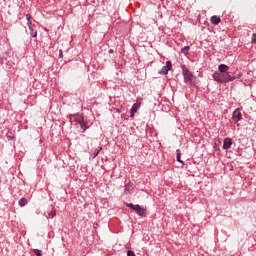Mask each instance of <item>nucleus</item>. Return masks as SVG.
<instances>
[{"mask_svg":"<svg viewBox=\"0 0 256 256\" xmlns=\"http://www.w3.org/2000/svg\"><path fill=\"white\" fill-rule=\"evenodd\" d=\"M214 81L217 83H230L231 81H235L238 77L231 76L230 73H224V72H215L212 75Z\"/></svg>","mask_w":256,"mask_h":256,"instance_id":"obj_1","label":"nucleus"},{"mask_svg":"<svg viewBox=\"0 0 256 256\" xmlns=\"http://www.w3.org/2000/svg\"><path fill=\"white\" fill-rule=\"evenodd\" d=\"M181 67L185 83H193V73H191L185 65H182Z\"/></svg>","mask_w":256,"mask_h":256,"instance_id":"obj_2","label":"nucleus"},{"mask_svg":"<svg viewBox=\"0 0 256 256\" xmlns=\"http://www.w3.org/2000/svg\"><path fill=\"white\" fill-rule=\"evenodd\" d=\"M74 121L75 123H78V125H80L83 133H85V131H87V129L89 128V126H87L85 118L83 117V114H80V118L74 119Z\"/></svg>","mask_w":256,"mask_h":256,"instance_id":"obj_3","label":"nucleus"},{"mask_svg":"<svg viewBox=\"0 0 256 256\" xmlns=\"http://www.w3.org/2000/svg\"><path fill=\"white\" fill-rule=\"evenodd\" d=\"M232 119L234 123H239L243 119V114H241V108H236L232 114Z\"/></svg>","mask_w":256,"mask_h":256,"instance_id":"obj_4","label":"nucleus"},{"mask_svg":"<svg viewBox=\"0 0 256 256\" xmlns=\"http://www.w3.org/2000/svg\"><path fill=\"white\" fill-rule=\"evenodd\" d=\"M132 211H135V213H137L139 217H143L145 213H147V209H145L144 207H141V205L139 204L134 205V207L132 208Z\"/></svg>","mask_w":256,"mask_h":256,"instance_id":"obj_5","label":"nucleus"},{"mask_svg":"<svg viewBox=\"0 0 256 256\" xmlns=\"http://www.w3.org/2000/svg\"><path fill=\"white\" fill-rule=\"evenodd\" d=\"M171 69H173V64L171 61H167L166 65L162 67L159 73L160 75H167Z\"/></svg>","mask_w":256,"mask_h":256,"instance_id":"obj_6","label":"nucleus"},{"mask_svg":"<svg viewBox=\"0 0 256 256\" xmlns=\"http://www.w3.org/2000/svg\"><path fill=\"white\" fill-rule=\"evenodd\" d=\"M140 107H141V104H139V103L133 104V106L130 110V117H135V113H137V111H139Z\"/></svg>","mask_w":256,"mask_h":256,"instance_id":"obj_7","label":"nucleus"},{"mask_svg":"<svg viewBox=\"0 0 256 256\" xmlns=\"http://www.w3.org/2000/svg\"><path fill=\"white\" fill-rule=\"evenodd\" d=\"M231 145H233V141L231 140V138H225L223 142V149H231Z\"/></svg>","mask_w":256,"mask_h":256,"instance_id":"obj_8","label":"nucleus"},{"mask_svg":"<svg viewBox=\"0 0 256 256\" xmlns=\"http://www.w3.org/2000/svg\"><path fill=\"white\" fill-rule=\"evenodd\" d=\"M218 72H220V73H229V66H227L226 64H220L218 66Z\"/></svg>","mask_w":256,"mask_h":256,"instance_id":"obj_9","label":"nucleus"},{"mask_svg":"<svg viewBox=\"0 0 256 256\" xmlns=\"http://www.w3.org/2000/svg\"><path fill=\"white\" fill-rule=\"evenodd\" d=\"M210 22L212 25H219V23H221V17L214 15L210 18Z\"/></svg>","mask_w":256,"mask_h":256,"instance_id":"obj_10","label":"nucleus"},{"mask_svg":"<svg viewBox=\"0 0 256 256\" xmlns=\"http://www.w3.org/2000/svg\"><path fill=\"white\" fill-rule=\"evenodd\" d=\"M176 160L178 161V163H181L182 165L185 164V162H183V160H181V150L180 149L176 150Z\"/></svg>","mask_w":256,"mask_h":256,"instance_id":"obj_11","label":"nucleus"},{"mask_svg":"<svg viewBox=\"0 0 256 256\" xmlns=\"http://www.w3.org/2000/svg\"><path fill=\"white\" fill-rule=\"evenodd\" d=\"M77 115L81 116V114H79V113L68 115V119H69V122L71 123V125H73V123H75V119H77L75 117H77Z\"/></svg>","mask_w":256,"mask_h":256,"instance_id":"obj_12","label":"nucleus"},{"mask_svg":"<svg viewBox=\"0 0 256 256\" xmlns=\"http://www.w3.org/2000/svg\"><path fill=\"white\" fill-rule=\"evenodd\" d=\"M28 29L30 31L31 37H37V30H35V25L28 27Z\"/></svg>","mask_w":256,"mask_h":256,"instance_id":"obj_13","label":"nucleus"},{"mask_svg":"<svg viewBox=\"0 0 256 256\" xmlns=\"http://www.w3.org/2000/svg\"><path fill=\"white\" fill-rule=\"evenodd\" d=\"M190 49L191 47L185 46L184 48L181 49V53H183V55H188Z\"/></svg>","mask_w":256,"mask_h":256,"instance_id":"obj_14","label":"nucleus"},{"mask_svg":"<svg viewBox=\"0 0 256 256\" xmlns=\"http://www.w3.org/2000/svg\"><path fill=\"white\" fill-rule=\"evenodd\" d=\"M18 205H20L21 207H25V205H27V200H26V198H21V199L18 201Z\"/></svg>","mask_w":256,"mask_h":256,"instance_id":"obj_15","label":"nucleus"},{"mask_svg":"<svg viewBox=\"0 0 256 256\" xmlns=\"http://www.w3.org/2000/svg\"><path fill=\"white\" fill-rule=\"evenodd\" d=\"M33 253H35L36 256H43V251L39 249H33Z\"/></svg>","mask_w":256,"mask_h":256,"instance_id":"obj_16","label":"nucleus"},{"mask_svg":"<svg viewBox=\"0 0 256 256\" xmlns=\"http://www.w3.org/2000/svg\"><path fill=\"white\" fill-rule=\"evenodd\" d=\"M56 215H57V212H56L55 210H52V211L48 214V217H49L50 219H53L54 217H56Z\"/></svg>","mask_w":256,"mask_h":256,"instance_id":"obj_17","label":"nucleus"},{"mask_svg":"<svg viewBox=\"0 0 256 256\" xmlns=\"http://www.w3.org/2000/svg\"><path fill=\"white\" fill-rule=\"evenodd\" d=\"M127 256H137V255H135V252H133L132 250H128Z\"/></svg>","mask_w":256,"mask_h":256,"instance_id":"obj_18","label":"nucleus"},{"mask_svg":"<svg viewBox=\"0 0 256 256\" xmlns=\"http://www.w3.org/2000/svg\"><path fill=\"white\" fill-rule=\"evenodd\" d=\"M129 187H133V184L131 182L125 186V191H129Z\"/></svg>","mask_w":256,"mask_h":256,"instance_id":"obj_19","label":"nucleus"},{"mask_svg":"<svg viewBox=\"0 0 256 256\" xmlns=\"http://www.w3.org/2000/svg\"><path fill=\"white\" fill-rule=\"evenodd\" d=\"M126 207H129V209H133V207H135V204H133V203H126Z\"/></svg>","mask_w":256,"mask_h":256,"instance_id":"obj_20","label":"nucleus"},{"mask_svg":"<svg viewBox=\"0 0 256 256\" xmlns=\"http://www.w3.org/2000/svg\"><path fill=\"white\" fill-rule=\"evenodd\" d=\"M26 19H27V22H29L31 21V19H33V17L31 16V14H27Z\"/></svg>","mask_w":256,"mask_h":256,"instance_id":"obj_21","label":"nucleus"},{"mask_svg":"<svg viewBox=\"0 0 256 256\" xmlns=\"http://www.w3.org/2000/svg\"><path fill=\"white\" fill-rule=\"evenodd\" d=\"M59 59H63V50H59Z\"/></svg>","mask_w":256,"mask_h":256,"instance_id":"obj_22","label":"nucleus"},{"mask_svg":"<svg viewBox=\"0 0 256 256\" xmlns=\"http://www.w3.org/2000/svg\"><path fill=\"white\" fill-rule=\"evenodd\" d=\"M27 26H28V28H29V27H33V26H34V24H33V22H32V21H30V20H29V22H27Z\"/></svg>","mask_w":256,"mask_h":256,"instance_id":"obj_23","label":"nucleus"},{"mask_svg":"<svg viewBox=\"0 0 256 256\" xmlns=\"http://www.w3.org/2000/svg\"><path fill=\"white\" fill-rule=\"evenodd\" d=\"M101 149H103V148L100 147L99 150H97V151L94 153V157H97V155H99V151H101Z\"/></svg>","mask_w":256,"mask_h":256,"instance_id":"obj_24","label":"nucleus"},{"mask_svg":"<svg viewBox=\"0 0 256 256\" xmlns=\"http://www.w3.org/2000/svg\"><path fill=\"white\" fill-rule=\"evenodd\" d=\"M109 53H113V49H110V50H109Z\"/></svg>","mask_w":256,"mask_h":256,"instance_id":"obj_25","label":"nucleus"}]
</instances>
